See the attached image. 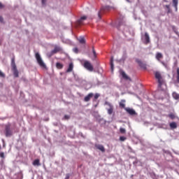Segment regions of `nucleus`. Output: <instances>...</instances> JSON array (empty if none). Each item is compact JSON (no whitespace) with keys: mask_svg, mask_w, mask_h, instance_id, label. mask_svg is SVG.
Listing matches in <instances>:
<instances>
[{"mask_svg":"<svg viewBox=\"0 0 179 179\" xmlns=\"http://www.w3.org/2000/svg\"><path fill=\"white\" fill-rule=\"evenodd\" d=\"M36 59L37 61L38 65H39L41 68H43V69L46 68L45 64L43 61L41 56H40L38 52L36 53Z\"/></svg>","mask_w":179,"mask_h":179,"instance_id":"2","label":"nucleus"},{"mask_svg":"<svg viewBox=\"0 0 179 179\" xmlns=\"http://www.w3.org/2000/svg\"><path fill=\"white\" fill-rule=\"evenodd\" d=\"M41 4L43 6H45L47 5V0H41Z\"/></svg>","mask_w":179,"mask_h":179,"instance_id":"31","label":"nucleus"},{"mask_svg":"<svg viewBox=\"0 0 179 179\" xmlns=\"http://www.w3.org/2000/svg\"><path fill=\"white\" fill-rule=\"evenodd\" d=\"M65 179H69V175H66V178Z\"/></svg>","mask_w":179,"mask_h":179,"instance_id":"43","label":"nucleus"},{"mask_svg":"<svg viewBox=\"0 0 179 179\" xmlns=\"http://www.w3.org/2000/svg\"><path fill=\"white\" fill-rule=\"evenodd\" d=\"M163 2H166V3H169V0H162Z\"/></svg>","mask_w":179,"mask_h":179,"instance_id":"42","label":"nucleus"},{"mask_svg":"<svg viewBox=\"0 0 179 179\" xmlns=\"http://www.w3.org/2000/svg\"><path fill=\"white\" fill-rule=\"evenodd\" d=\"M124 110L127 112V113L129 114L130 115L134 116L136 115V113L135 110H134V108L127 107L126 108H124Z\"/></svg>","mask_w":179,"mask_h":179,"instance_id":"7","label":"nucleus"},{"mask_svg":"<svg viewBox=\"0 0 179 179\" xmlns=\"http://www.w3.org/2000/svg\"><path fill=\"white\" fill-rule=\"evenodd\" d=\"M73 50L76 54L79 53V50L78 49V48H74Z\"/></svg>","mask_w":179,"mask_h":179,"instance_id":"32","label":"nucleus"},{"mask_svg":"<svg viewBox=\"0 0 179 179\" xmlns=\"http://www.w3.org/2000/svg\"><path fill=\"white\" fill-rule=\"evenodd\" d=\"M0 158H5L4 152H0Z\"/></svg>","mask_w":179,"mask_h":179,"instance_id":"37","label":"nucleus"},{"mask_svg":"<svg viewBox=\"0 0 179 179\" xmlns=\"http://www.w3.org/2000/svg\"><path fill=\"white\" fill-rule=\"evenodd\" d=\"M169 117L171 120H173L174 118H176V115H174L173 114H171L169 115Z\"/></svg>","mask_w":179,"mask_h":179,"instance_id":"35","label":"nucleus"},{"mask_svg":"<svg viewBox=\"0 0 179 179\" xmlns=\"http://www.w3.org/2000/svg\"><path fill=\"white\" fill-rule=\"evenodd\" d=\"M111 9V7L110 6H106L101 7L100 11L98 13V16L99 19H101V14L103 13L104 10H110Z\"/></svg>","mask_w":179,"mask_h":179,"instance_id":"4","label":"nucleus"},{"mask_svg":"<svg viewBox=\"0 0 179 179\" xmlns=\"http://www.w3.org/2000/svg\"><path fill=\"white\" fill-rule=\"evenodd\" d=\"M56 68L57 69H62L63 68H64V65L62 64H61V63H59V62H57V64H56Z\"/></svg>","mask_w":179,"mask_h":179,"instance_id":"22","label":"nucleus"},{"mask_svg":"<svg viewBox=\"0 0 179 179\" xmlns=\"http://www.w3.org/2000/svg\"><path fill=\"white\" fill-rule=\"evenodd\" d=\"M92 53L94 54V57L96 56V50H94V47H92Z\"/></svg>","mask_w":179,"mask_h":179,"instance_id":"34","label":"nucleus"},{"mask_svg":"<svg viewBox=\"0 0 179 179\" xmlns=\"http://www.w3.org/2000/svg\"><path fill=\"white\" fill-rule=\"evenodd\" d=\"M70 119V116L68 115H64V120H69Z\"/></svg>","mask_w":179,"mask_h":179,"instance_id":"39","label":"nucleus"},{"mask_svg":"<svg viewBox=\"0 0 179 179\" xmlns=\"http://www.w3.org/2000/svg\"><path fill=\"white\" fill-rule=\"evenodd\" d=\"M33 165L34 166H40L41 164H40V160L39 159H34V161L33 162Z\"/></svg>","mask_w":179,"mask_h":179,"instance_id":"20","label":"nucleus"},{"mask_svg":"<svg viewBox=\"0 0 179 179\" xmlns=\"http://www.w3.org/2000/svg\"><path fill=\"white\" fill-rule=\"evenodd\" d=\"M99 97H100V94H95L94 100H97Z\"/></svg>","mask_w":179,"mask_h":179,"instance_id":"33","label":"nucleus"},{"mask_svg":"<svg viewBox=\"0 0 179 179\" xmlns=\"http://www.w3.org/2000/svg\"><path fill=\"white\" fill-rule=\"evenodd\" d=\"M155 78L157 79L158 87L162 88V85H165V81H164L162 74L159 71H156Z\"/></svg>","mask_w":179,"mask_h":179,"instance_id":"1","label":"nucleus"},{"mask_svg":"<svg viewBox=\"0 0 179 179\" xmlns=\"http://www.w3.org/2000/svg\"><path fill=\"white\" fill-rule=\"evenodd\" d=\"M86 19H87L86 15L81 17L80 19L77 21L78 24H79V26L83 24V20H86Z\"/></svg>","mask_w":179,"mask_h":179,"instance_id":"11","label":"nucleus"},{"mask_svg":"<svg viewBox=\"0 0 179 179\" xmlns=\"http://www.w3.org/2000/svg\"><path fill=\"white\" fill-rule=\"evenodd\" d=\"M164 8L167 9V13H171V8H170V5H165Z\"/></svg>","mask_w":179,"mask_h":179,"instance_id":"23","label":"nucleus"},{"mask_svg":"<svg viewBox=\"0 0 179 179\" xmlns=\"http://www.w3.org/2000/svg\"><path fill=\"white\" fill-rule=\"evenodd\" d=\"M3 8H5V5L0 2V9H3Z\"/></svg>","mask_w":179,"mask_h":179,"instance_id":"38","label":"nucleus"},{"mask_svg":"<svg viewBox=\"0 0 179 179\" xmlns=\"http://www.w3.org/2000/svg\"><path fill=\"white\" fill-rule=\"evenodd\" d=\"M169 126L171 129H175L177 128V123L175 122H173L170 123Z\"/></svg>","mask_w":179,"mask_h":179,"instance_id":"21","label":"nucleus"},{"mask_svg":"<svg viewBox=\"0 0 179 179\" xmlns=\"http://www.w3.org/2000/svg\"><path fill=\"white\" fill-rule=\"evenodd\" d=\"M110 65L111 66L112 71H113V69H114L113 59H111V60H110Z\"/></svg>","mask_w":179,"mask_h":179,"instance_id":"26","label":"nucleus"},{"mask_svg":"<svg viewBox=\"0 0 179 179\" xmlns=\"http://www.w3.org/2000/svg\"><path fill=\"white\" fill-rule=\"evenodd\" d=\"M95 148H96V149H97L98 150H101V152H103V153L105 152V148H104L103 145L96 144V145H95Z\"/></svg>","mask_w":179,"mask_h":179,"instance_id":"14","label":"nucleus"},{"mask_svg":"<svg viewBox=\"0 0 179 179\" xmlns=\"http://www.w3.org/2000/svg\"><path fill=\"white\" fill-rule=\"evenodd\" d=\"M144 44H149L150 43V37L149 36V34L145 32L143 38Z\"/></svg>","mask_w":179,"mask_h":179,"instance_id":"8","label":"nucleus"},{"mask_svg":"<svg viewBox=\"0 0 179 179\" xmlns=\"http://www.w3.org/2000/svg\"><path fill=\"white\" fill-rule=\"evenodd\" d=\"M84 68L87 69V71H90L91 72L94 71L93 66H92L91 63L88 61H85L84 62Z\"/></svg>","mask_w":179,"mask_h":179,"instance_id":"5","label":"nucleus"},{"mask_svg":"<svg viewBox=\"0 0 179 179\" xmlns=\"http://www.w3.org/2000/svg\"><path fill=\"white\" fill-rule=\"evenodd\" d=\"M11 66H12V68L16 67V65H15V58L14 57L12 58Z\"/></svg>","mask_w":179,"mask_h":179,"instance_id":"27","label":"nucleus"},{"mask_svg":"<svg viewBox=\"0 0 179 179\" xmlns=\"http://www.w3.org/2000/svg\"><path fill=\"white\" fill-rule=\"evenodd\" d=\"M163 59V55L162 52H157L156 53V59L158 61V62H160L161 59Z\"/></svg>","mask_w":179,"mask_h":179,"instance_id":"17","label":"nucleus"},{"mask_svg":"<svg viewBox=\"0 0 179 179\" xmlns=\"http://www.w3.org/2000/svg\"><path fill=\"white\" fill-rule=\"evenodd\" d=\"M13 135V131L11 130V124H7L5 126V136L6 137H10Z\"/></svg>","mask_w":179,"mask_h":179,"instance_id":"3","label":"nucleus"},{"mask_svg":"<svg viewBox=\"0 0 179 179\" xmlns=\"http://www.w3.org/2000/svg\"><path fill=\"white\" fill-rule=\"evenodd\" d=\"M127 138L124 136H120V141L124 142Z\"/></svg>","mask_w":179,"mask_h":179,"instance_id":"28","label":"nucleus"},{"mask_svg":"<svg viewBox=\"0 0 179 179\" xmlns=\"http://www.w3.org/2000/svg\"><path fill=\"white\" fill-rule=\"evenodd\" d=\"M12 71L13 73L14 78H18L19 77V71L16 67H12Z\"/></svg>","mask_w":179,"mask_h":179,"instance_id":"10","label":"nucleus"},{"mask_svg":"<svg viewBox=\"0 0 179 179\" xmlns=\"http://www.w3.org/2000/svg\"><path fill=\"white\" fill-rule=\"evenodd\" d=\"M105 105L108 106L109 108L108 109V114L111 115L113 113L114 107L110 102L106 101Z\"/></svg>","mask_w":179,"mask_h":179,"instance_id":"6","label":"nucleus"},{"mask_svg":"<svg viewBox=\"0 0 179 179\" xmlns=\"http://www.w3.org/2000/svg\"><path fill=\"white\" fill-rule=\"evenodd\" d=\"M73 70V63L69 64V67L66 70V73H71Z\"/></svg>","mask_w":179,"mask_h":179,"instance_id":"19","label":"nucleus"},{"mask_svg":"<svg viewBox=\"0 0 179 179\" xmlns=\"http://www.w3.org/2000/svg\"><path fill=\"white\" fill-rule=\"evenodd\" d=\"M0 22L1 23H3V17L2 16H0Z\"/></svg>","mask_w":179,"mask_h":179,"instance_id":"40","label":"nucleus"},{"mask_svg":"<svg viewBox=\"0 0 179 179\" xmlns=\"http://www.w3.org/2000/svg\"><path fill=\"white\" fill-rule=\"evenodd\" d=\"M177 82L179 83V68L177 69Z\"/></svg>","mask_w":179,"mask_h":179,"instance_id":"29","label":"nucleus"},{"mask_svg":"<svg viewBox=\"0 0 179 179\" xmlns=\"http://www.w3.org/2000/svg\"><path fill=\"white\" fill-rule=\"evenodd\" d=\"M161 64H162V65L164 66V67H167V64L166 63H164V62H161Z\"/></svg>","mask_w":179,"mask_h":179,"instance_id":"41","label":"nucleus"},{"mask_svg":"<svg viewBox=\"0 0 179 179\" xmlns=\"http://www.w3.org/2000/svg\"><path fill=\"white\" fill-rule=\"evenodd\" d=\"M78 41H79L80 44H86V39H85V37L80 36L78 38Z\"/></svg>","mask_w":179,"mask_h":179,"instance_id":"18","label":"nucleus"},{"mask_svg":"<svg viewBox=\"0 0 179 179\" xmlns=\"http://www.w3.org/2000/svg\"><path fill=\"white\" fill-rule=\"evenodd\" d=\"M173 97L175 100H179V94H177L176 92L173 93Z\"/></svg>","mask_w":179,"mask_h":179,"instance_id":"24","label":"nucleus"},{"mask_svg":"<svg viewBox=\"0 0 179 179\" xmlns=\"http://www.w3.org/2000/svg\"><path fill=\"white\" fill-rule=\"evenodd\" d=\"M0 149H1V145H0Z\"/></svg>","mask_w":179,"mask_h":179,"instance_id":"44","label":"nucleus"},{"mask_svg":"<svg viewBox=\"0 0 179 179\" xmlns=\"http://www.w3.org/2000/svg\"><path fill=\"white\" fill-rule=\"evenodd\" d=\"M120 134H125L126 129L124 128H120Z\"/></svg>","mask_w":179,"mask_h":179,"instance_id":"30","label":"nucleus"},{"mask_svg":"<svg viewBox=\"0 0 179 179\" xmlns=\"http://www.w3.org/2000/svg\"><path fill=\"white\" fill-rule=\"evenodd\" d=\"M125 103H126V100L125 99L120 100V101L119 103L120 108H122V109L127 108V107H125Z\"/></svg>","mask_w":179,"mask_h":179,"instance_id":"9","label":"nucleus"},{"mask_svg":"<svg viewBox=\"0 0 179 179\" xmlns=\"http://www.w3.org/2000/svg\"><path fill=\"white\" fill-rule=\"evenodd\" d=\"M62 50V49L60 47H56L55 48V49L51 51V54H57L59 52H61Z\"/></svg>","mask_w":179,"mask_h":179,"instance_id":"15","label":"nucleus"},{"mask_svg":"<svg viewBox=\"0 0 179 179\" xmlns=\"http://www.w3.org/2000/svg\"><path fill=\"white\" fill-rule=\"evenodd\" d=\"M136 62L139 64L141 68H143V69H146V64L145 63H143L141 60L136 59Z\"/></svg>","mask_w":179,"mask_h":179,"instance_id":"16","label":"nucleus"},{"mask_svg":"<svg viewBox=\"0 0 179 179\" xmlns=\"http://www.w3.org/2000/svg\"><path fill=\"white\" fill-rule=\"evenodd\" d=\"M173 3L174 8H176V9H177V6L178 5V0H173Z\"/></svg>","mask_w":179,"mask_h":179,"instance_id":"25","label":"nucleus"},{"mask_svg":"<svg viewBox=\"0 0 179 179\" xmlns=\"http://www.w3.org/2000/svg\"><path fill=\"white\" fill-rule=\"evenodd\" d=\"M94 94L93 93H90L87 96H85L84 98V101L88 102L90 101L91 98H93Z\"/></svg>","mask_w":179,"mask_h":179,"instance_id":"13","label":"nucleus"},{"mask_svg":"<svg viewBox=\"0 0 179 179\" xmlns=\"http://www.w3.org/2000/svg\"><path fill=\"white\" fill-rule=\"evenodd\" d=\"M0 77L5 78V74L1 71H0Z\"/></svg>","mask_w":179,"mask_h":179,"instance_id":"36","label":"nucleus"},{"mask_svg":"<svg viewBox=\"0 0 179 179\" xmlns=\"http://www.w3.org/2000/svg\"><path fill=\"white\" fill-rule=\"evenodd\" d=\"M120 75L122 76L123 79L127 80H131V78L125 73L124 71L120 70Z\"/></svg>","mask_w":179,"mask_h":179,"instance_id":"12","label":"nucleus"}]
</instances>
